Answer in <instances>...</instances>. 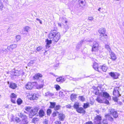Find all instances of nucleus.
I'll return each instance as SVG.
<instances>
[{"label":"nucleus","instance_id":"f257e3e1","mask_svg":"<svg viewBox=\"0 0 124 124\" xmlns=\"http://www.w3.org/2000/svg\"><path fill=\"white\" fill-rule=\"evenodd\" d=\"M38 111V108H35L30 111L29 115V117L30 118H32V116L36 115Z\"/></svg>","mask_w":124,"mask_h":124},{"label":"nucleus","instance_id":"f03ea898","mask_svg":"<svg viewBox=\"0 0 124 124\" xmlns=\"http://www.w3.org/2000/svg\"><path fill=\"white\" fill-rule=\"evenodd\" d=\"M36 83V82H29L26 85L25 88L27 89H32Z\"/></svg>","mask_w":124,"mask_h":124},{"label":"nucleus","instance_id":"7ed1b4c3","mask_svg":"<svg viewBox=\"0 0 124 124\" xmlns=\"http://www.w3.org/2000/svg\"><path fill=\"white\" fill-rule=\"evenodd\" d=\"M99 45L98 42L97 41H94L93 44V46L92 48L93 52H96L98 50Z\"/></svg>","mask_w":124,"mask_h":124},{"label":"nucleus","instance_id":"20e7f679","mask_svg":"<svg viewBox=\"0 0 124 124\" xmlns=\"http://www.w3.org/2000/svg\"><path fill=\"white\" fill-rule=\"evenodd\" d=\"M109 75L114 79L118 78V77L120 75L118 73L113 72H111L109 73Z\"/></svg>","mask_w":124,"mask_h":124},{"label":"nucleus","instance_id":"39448f33","mask_svg":"<svg viewBox=\"0 0 124 124\" xmlns=\"http://www.w3.org/2000/svg\"><path fill=\"white\" fill-rule=\"evenodd\" d=\"M119 88L116 87L115 88L113 92V94L115 95L116 97H118L120 95L119 92L118 91Z\"/></svg>","mask_w":124,"mask_h":124},{"label":"nucleus","instance_id":"423d86ee","mask_svg":"<svg viewBox=\"0 0 124 124\" xmlns=\"http://www.w3.org/2000/svg\"><path fill=\"white\" fill-rule=\"evenodd\" d=\"M110 114L112 115L115 118H116L118 116V114L117 112L113 109H109Z\"/></svg>","mask_w":124,"mask_h":124},{"label":"nucleus","instance_id":"0eeeda50","mask_svg":"<svg viewBox=\"0 0 124 124\" xmlns=\"http://www.w3.org/2000/svg\"><path fill=\"white\" fill-rule=\"evenodd\" d=\"M104 31L102 32H99L101 33L100 36L101 38L100 39L102 41H105L107 40L106 38L105 37L107 36V35L104 33Z\"/></svg>","mask_w":124,"mask_h":124},{"label":"nucleus","instance_id":"6e6552de","mask_svg":"<svg viewBox=\"0 0 124 124\" xmlns=\"http://www.w3.org/2000/svg\"><path fill=\"white\" fill-rule=\"evenodd\" d=\"M60 33L58 32L55 33L54 37L53 39V41L57 42L60 39Z\"/></svg>","mask_w":124,"mask_h":124},{"label":"nucleus","instance_id":"1a4fd4ad","mask_svg":"<svg viewBox=\"0 0 124 124\" xmlns=\"http://www.w3.org/2000/svg\"><path fill=\"white\" fill-rule=\"evenodd\" d=\"M109 54L111 59L113 61H115L116 59V56L115 54L112 51H110Z\"/></svg>","mask_w":124,"mask_h":124},{"label":"nucleus","instance_id":"9d476101","mask_svg":"<svg viewBox=\"0 0 124 124\" xmlns=\"http://www.w3.org/2000/svg\"><path fill=\"white\" fill-rule=\"evenodd\" d=\"M17 87L16 84L14 83H10L9 87L13 89H16Z\"/></svg>","mask_w":124,"mask_h":124},{"label":"nucleus","instance_id":"9b49d317","mask_svg":"<svg viewBox=\"0 0 124 124\" xmlns=\"http://www.w3.org/2000/svg\"><path fill=\"white\" fill-rule=\"evenodd\" d=\"M101 96L102 97H104L106 98H108L109 95V94L106 92L101 93Z\"/></svg>","mask_w":124,"mask_h":124},{"label":"nucleus","instance_id":"f8f14e48","mask_svg":"<svg viewBox=\"0 0 124 124\" xmlns=\"http://www.w3.org/2000/svg\"><path fill=\"white\" fill-rule=\"evenodd\" d=\"M101 117L99 115H97L95 117L94 119L95 122H101Z\"/></svg>","mask_w":124,"mask_h":124},{"label":"nucleus","instance_id":"ddd939ff","mask_svg":"<svg viewBox=\"0 0 124 124\" xmlns=\"http://www.w3.org/2000/svg\"><path fill=\"white\" fill-rule=\"evenodd\" d=\"M22 119L23 124H27L28 123V120L27 116H26L25 117Z\"/></svg>","mask_w":124,"mask_h":124},{"label":"nucleus","instance_id":"4468645a","mask_svg":"<svg viewBox=\"0 0 124 124\" xmlns=\"http://www.w3.org/2000/svg\"><path fill=\"white\" fill-rule=\"evenodd\" d=\"M65 80V78H63L62 77H60L56 79V81L59 82H63Z\"/></svg>","mask_w":124,"mask_h":124},{"label":"nucleus","instance_id":"2eb2a0df","mask_svg":"<svg viewBox=\"0 0 124 124\" xmlns=\"http://www.w3.org/2000/svg\"><path fill=\"white\" fill-rule=\"evenodd\" d=\"M64 115L62 113L59 114L58 117L60 120L62 121H63L64 118Z\"/></svg>","mask_w":124,"mask_h":124},{"label":"nucleus","instance_id":"dca6fc26","mask_svg":"<svg viewBox=\"0 0 124 124\" xmlns=\"http://www.w3.org/2000/svg\"><path fill=\"white\" fill-rule=\"evenodd\" d=\"M77 111L79 113H84L85 112V111L82 108H77Z\"/></svg>","mask_w":124,"mask_h":124},{"label":"nucleus","instance_id":"f3484780","mask_svg":"<svg viewBox=\"0 0 124 124\" xmlns=\"http://www.w3.org/2000/svg\"><path fill=\"white\" fill-rule=\"evenodd\" d=\"M56 33L54 32L53 31H51L48 35V37L49 38H53L54 37Z\"/></svg>","mask_w":124,"mask_h":124},{"label":"nucleus","instance_id":"a211bd4d","mask_svg":"<svg viewBox=\"0 0 124 124\" xmlns=\"http://www.w3.org/2000/svg\"><path fill=\"white\" fill-rule=\"evenodd\" d=\"M42 77V74L38 73L34 76L33 78L34 79H37L39 78V77Z\"/></svg>","mask_w":124,"mask_h":124},{"label":"nucleus","instance_id":"6ab92c4d","mask_svg":"<svg viewBox=\"0 0 124 124\" xmlns=\"http://www.w3.org/2000/svg\"><path fill=\"white\" fill-rule=\"evenodd\" d=\"M105 117L108 119L109 121L112 122L113 121V118L109 114H107L105 115Z\"/></svg>","mask_w":124,"mask_h":124},{"label":"nucleus","instance_id":"aec40b11","mask_svg":"<svg viewBox=\"0 0 124 124\" xmlns=\"http://www.w3.org/2000/svg\"><path fill=\"white\" fill-rule=\"evenodd\" d=\"M46 48H49V45L50 44L52 43V40H49L48 39H47L46 40Z\"/></svg>","mask_w":124,"mask_h":124},{"label":"nucleus","instance_id":"412c9836","mask_svg":"<svg viewBox=\"0 0 124 124\" xmlns=\"http://www.w3.org/2000/svg\"><path fill=\"white\" fill-rule=\"evenodd\" d=\"M93 67L94 69L96 70L99 71L98 70V64L97 63H93Z\"/></svg>","mask_w":124,"mask_h":124},{"label":"nucleus","instance_id":"4be33fe9","mask_svg":"<svg viewBox=\"0 0 124 124\" xmlns=\"http://www.w3.org/2000/svg\"><path fill=\"white\" fill-rule=\"evenodd\" d=\"M45 114V113L44 111L42 109L40 110L39 112V114L40 117H42L44 116Z\"/></svg>","mask_w":124,"mask_h":124},{"label":"nucleus","instance_id":"5701e85b","mask_svg":"<svg viewBox=\"0 0 124 124\" xmlns=\"http://www.w3.org/2000/svg\"><path fill=\"white\" fill-rule=\"evenodd\" d=\"M12 73L13 74L12 75L16 76H18L19 75V73L17 70H16L15 71H13Z\"/></svg>","mask_w":124,"mask_h":124},{"label":"nucleus","instance_id":"b1692460","mask_svg":"<svg viewBox=\"0 0 124 124\" xmlns=\"http://www.w3.org/2000/svg\"><path fill=\"white\" fill-rule=\"evenodd\" d=\"M100 68L103 71L105 72L106 71L107 69V67L106 66L103 65L102 66H101Z\"/></svg>","mask_w":124,"mask_h":124},{"label":"nucleus","instance_id":"393cba45","mask_svg":"<svg viewBox=\"0 0 124 124\" xmlns=\"http://www.w3.org/2000/svg\"><path fill=\"white\" fill-rule=\"evenodd\" d=\"M36 95V94H34L33 95H32L31 97L30 98V99L31 100L36 99V98H37Z\"/></svg>","mask_w":124,"mask_h":124},{"label":"nucleus","instance_id":"a878e982","mask_svg":"<svg viewBox=\"0 0 124 124\" xmlns=\"http://www.w3.org/2000/svg\"><path fill=\"white\" fill-rule=\"evenodd\" d=\"M78 99L81 101H84L85 100V98L83 96H80L78 97Z\"/></svg>","mask_w":124,"mask_h":124},{"label":"nucleus","instance_id":"bb28decb","mask_svg":"<svg viewBox=\"0 0 124 124\" xmlns=\"http://www.w3.org/2000/svg\"><path fill=\"white\" fill-rule=\"evenodd\" d=\"M50 106L49 108H53L55 106L56 103L55 102H50Z\"/></svg>","mask_w":124,"mask_h":124},{"label":"nucleus","instance_id":"cd10ccee","mask_svg":"<svg viewBox=\"0 0 124 124\" xmlns=\"http://www.w3.org/2000/svg\"><path fill=\"white\" fill-rule=\"evenodd\" d=\"M76 98V95L72 94L71 95V96L70 97V98L71 99V100L73 101Z\"/></svg>","mask_w":124,"mask_h":124},{"label":"nucleus","instance_id":"c85d7f7f","mask_svg":"<svg viewBox=\"0 0 124 124\" xmlns=\"http://www.w3.org/2000/svg\"><path fill=\"white\" fill-rule=\"evenodd\" d=\"M54 95L53 93H50L49 92H47L45 93V95L46 96H52Z\"/></svg>","mask_w":124,"mask_h":124},{"label":"nucleus","instance_id":"c756f323","mask_svg":"<svg viewBox=\"0 0 124 124\" xmlns=\"http://www.w3.org/2000/svg\"><path fill=\"white\" fill-rule=\"evenodd\" d=\"M96 100L99 103H102L103 102V100L101 99L99 97H97L96 99Z\"/></svg>","mask_w":124,"mask_h":124},{"label":"nucleus","instance_id":"7c9ffc66","mask_svg":"<svg viewBox=\"0 0 124 124\" xmlns=\"http://www.w3.org/2000/svg\"><path fill=\"white\" fill-rule=\"evenodd\" d=\"M18 115L22 119L25 116H26L25 115L21 113H20L18 114Z\"/></svg>","mask_w":124,"mask_h":124},{"label":"nucleus","instance_id":"2f4dec72","mask_svg":"<svg viewBox=\"0 0 124 124\" xmlns=\"http://www.w3.org/2000/svg\"><path fill=\"white\" fill-rule=\"evenodd\" d=\"M17 102L18 104L20 105L22 103V100L20 98H19L17 99Z\"/></svg>","mask_w":124,"mask_h":124},{"label":"nucleus","instance_id":"473e14b6","mask_svg":"<svg viewBox=\"0 0 124 124\" xmlns=\"http://www.w3.org/2000/svg\"><path fill=\"white\" fill-rule=\"evenodd\" d=\"M79 103H76L74 105V108L76 109V110L77 108H79Z\"/></svg>","mask_w":124,"mask_h":124},{"label":"nucleus","instance_id":"72a5a7b5","mask_svg":"<svg viewBox=\"0 0 124 124\" xmlns=\"http://www.w3.org/2000/svg\"><path fill=\"white\" fill-rule=\"evenodd\" d=\"M16 44H14L12 45H11L10 46V47L9 49V50H11V49H13V48H16Z\"/></svg>","mask_w":124,"mask_h":124},{"label":"nucleus","instance_id":"f704fd0d","mask_svg":"<svg viewBox=\"0 0 124 124\" xmlns=\"http://www.w3.org/2000/svg\"><path fill=\"white\" fill-rule=\"evenodd\" d=\"M105 48L106 49L108 50L109 52H110V51H111L109 46L108 45H105Z\"/></svg>","mask_w":124,"mask_h":124},{"label":"nucleus","instance_id":"c9c22d12","mask_svg":"<svg viewBox=\"0 0 124 124\" xmlns=\"http://www.w3.org/2000/svg\"><path fill=\"white\" fill-rule=\"evenodd\" d=\"M39 119L37 117H34L33 118L32 122L33 123H35L37 121H38Z\"/></svg>","mask_w":124,"mask_h":124},{"label":"nucleus","instance_id":"e433bc0d","mask_svg":"<svg viewBox=\"0 0 124 124\" xmlns=\"http://www.w3.org/2000/svg\"><path fill=\"white\" fill-rule=\"evenodd\" d=\"M54 87L57 91L59 90L61 88L60 86L58 85H55Z\"/></svg>","mask_w":124,"mask_h":124},{"label":"nucleus","instance_id":"4c0bfd02","mask_svg":"<svg viewBox=\"0 0 124 124\" xmlns=\"http://www.w3.org/2000/svg\"><path fill=\"white\" fill-rule=\"evenodd\" d=\"M30 27L26 26L24 28V31H28V30L30 31Z\"/></svg>","mask_w":124,"mask_h":124},{"label":"nucleus","instance_id":"58836bf2","mask_svg":"<svg viewBox=\"0 0 124 124\" xmlns=\"http://www.w3.org/2000/svg\"><path fill=\"white\" fill-rule=\"evenodd\" d=\"M96 95H99V96H101V93H99V91L98 90L96 89V92L95 93Z\"/></svg>","mask_w":124,"mask_h":124},{"label":"nucleus","instance_id":"ea45409f","mask_svg":"<svg viewBox=\"0 0 124 124\" xmlns=\"http://www.w3.org/2000/svg\"><path fill=\"white\" fill-rule=\"evenodd\" d=\"M61 108V106L60 105H56L55 107L54 108V109L55 110H58Z\"/></svg>","mask_w":124,"mask_h":124},{"label":"nucleus","instance_id":"a19ab883","mask_svg":"<svg viewBox=\"0 0 124 124\" xmlns=\"http://www.w3.org/2000/svg\"><path fill=\"white\" fill-rule=\"evenodd\" d=\"M89 103H84L83 107L84 108H86L89 106Z\"/></svg>","mask_w":124,"mask_h":124},{"label":"nucleus","instance_id":"79ce46f5","mask_svg":"<svg viewBox=\"0 0 124 124\" xmlns=\"http://www.w3.org/2000/svg\"><path fill=\"white\" fill-rule=\"evenodd\" d=\"M34 63L33 61H31L28 64V65L29 66H32Z\"/></svg>","mask_w":124,"mask_h":124},{"label":"nucleus","instance_id":"37998d69","mask_svg":"<svg viewBox=\"0 0 124 124\" xmlns=\"http://www.w3.org/2000/svg\"><path fill=\"white\" fill-rule=\"evenodd\" d=\"M16 40L17 41H19L21 39V37L19 35H17L16 37Z\"/></svg>","mask_w":124,"mask_h":124},{"label":"nucleus","instance_id":"c03bdc74","mask_svg":"<svg viewBox=\"0 0 124 124\" xmlns=\"http://www.w3.org/2000/svg\"><path fill=\"white\" fill-rule=\"evenodd\" d=\"M11 98H16V95L14 93H12L10 95Z\"/></svg>","mask_w":124,"mask_h":124},{"label":"nucleus","instance_id":"a18cd8bd","mask_svg":"<svg viewBox=\"0 0 124 124\" xmlns=\"http://www.w3.org/2000/svg\"><path fill=\"white\" fill-rule=\"evenodd\" d=\"M43 85L42 84H40L38 85L37 86V88L38 89H40L42 88Z\"/></svg>","mask_w":124,"mask_h":124},{"label":"nucleus","instance_id":"49530a36","mask_svg":"<svg viewBox=\"0 0 124 124\" xmlns=\"http://www.w3.org/2000/svg\"><path fill=\"white\" fill-rule=\"evenodd\" d=\"M51 110L50 109H48L47 111V115H49L51 113Z\"/></svg>","mask_w":124,"mask_h":124},{"label":"nucleus","instance_id":"de8ad7c7","mask_svg":"<svg viewBox=\"0 0 124 124\" xmlns=\"http://www.w3.org/2000/svg\"><path fill=\"white\" fill-rule=\"evenodd\" d=\"M16 98H11V101L13 103H16Z\"/></svg>","mask_w":124,"mask_h":124},{"label":"nucleus","instance_id":"09e8293b","mask_svg":"<svg viewBox=\"0 0 124 124\" xmlns=\"http://www.w3.org/2000/svg\"><path fill=\"white\" fill-rule=\"evenodd\" d=\"M63 19L62 20V22H65V23L66 24L67 22V21L66 20V19L65 18H62Z\"/></svg>","mask_w":124,"mask_h":124},{"label":"nucleus","instance_id":"8fccbe9b","mask_svg":"<svg viewBox=\"0 0 124 124\" xmlns=\"http://www.w3.org/2000/svg\"><path fill=\"white\" fill-rule=\"evenodd\" d=\"M30 109L31 108L30 107H27L25 108V110L27 111H30Z\"/></svg>","mask_w":124,"mask_h":124},{"label":"nucleus","instance_id":"3c124183","mask_svg":"<svg viewBox=\"0 0 124 124\" xmlns=\"http://www.w3.org/2000/svg\"><path fill=\"white\" fill-rule=\"evenodd\" d=\"M105 29L104 28H100L98 30V31H105Z\"/></svg>","mask_w":124,"mask_h":124},{"label":"nucleus","instance_id":"603ef678","mask_svg":"<svg viewBox=\"0 0 124 124\" xmlns=\"http://www.w3.org/2000/svg\"><path fill=\"white\" fill-rule=\"evenodd\" d=\"M42 47L41 46H39L37 47V50L38 51H39L41 50L42 49Z\"/></svg>","mask_w":124,"mask_h":124},{"label":"nucleus","instance_id":"864d4df0","mask_svg":"<svg viewBox=\"0 0 124 124\" xmlns=\"http://www.w3.org/2000/svg\"><path fill=\"white\" fill-rule=\"evenodd\" d=\"M81 45L78 44L76 46V48L78 49H79L80 47H81Z\"/></svg>","mask_w":124,"mask_h":124},{"label":"nucleus","instance_id":"5fc2aeb1","mask_svg":"<svg viewBox=\"0 0 124 124\" xmlns=\"http://www.w3.org/2000/svg\"><path fill=\"white\" fill-rule=\"evenodd\" d=\"M94 18L92 17H89L88 18V19L90 21L93 20Z\"/></svg>","mask_w":124,"mask_h":124},{"label":"nucleus","instance_id":"6e6d98bb","mask_svg":"<svg viewBox=\"0 0 124 124\" xmlns=\"http://www.w3.org/2000/svg\"><path fill=\"white\" fill-rule=\"evenodd\" d=\"M36 20L39 21V22L41 24H42V21L39 18H37L36 19Z\"/></svg>","mask_w":124,"mask_h":124},{"label":"nucleus","instance_id":"4d7b16f0","mask_svg":"<svg viewBox=\"0 0 124 124\" xmlns=\"http://www.w3.org/2000/svg\"><path fill=\"white\" fill-rule=\"evenodd\" d=\"M16 120L17 122H19L20 121V120L19 118L17 117L16 118Z\"/></svg>","mask_w":124,"mask_h":124},{"label":"nucleus","instance_id":"13d9d810","mask_svg":"<svg viewBox=\"0 0 124 124\" xmlns=\"http://www.w3.org/2000/svg\"><path fill=\"white\" fill-rule=\"evenodd\" d=\"M56 124H61V122L59 121H56L55 122Z\"/></svg>","mask_w":124,"mask_h":124},{"label":"nucleus","instance_id":"bf43d9fd","mask_svg":"<svg viewBox=\"0 0 124 124\" xmlns=\"http://www.w3.org/2000/svg\"><path fill=\"white\" fill-rule=\"evenodd\" d=\"M43 124H48V121L47 120H46L45 121H44L43 122Z\"/></svg>","mask_w":124,"mask_h":124},{"label":"nucleus","instance_id":"052dcab7","mask_svg":"<svg viewBox=\"0 0 124 124\" xmlns=\"http://www.w3.org/2000/svg\"><path fill=\"white\" fill-rule=\"evenodd\" d=\"M103 124H108V123L106 121H103Z\"/></svg>","mask_w":124,"mask_h":124},{"label":"nucleus","instance_id":"680f3d73","mask_svg":"<svg viewBox=\"0 0 124 124\" xmlns=\"http://www.w3.org/2000/svg\"><path fill=\"white\" fill-rule=\"evenodd\" d=\"M56 116V113L55 112H54L52 114V116L53 117H55Z\"/></svg>","mask_w":124,"mask_h":124},{"label":"nucleus","instance_id":"e2e57ef3","mask_svg":"<svg viewBox=\"0 0 124 124\" xmlns=\"http://www.w3.org/2000/svg\"><path fill=\"white\" fill-rule=\"evenodd\" d=\"M71 107V106L70 104L66 106V107L67 108H70Z\"/></svg>","mask_w":124,"mask_h":124},{"label":"nucleus","instance_id":"0e129e2a","mask_svg":"<svg viewBox=\"0 0 124 124\" xmlns=\"http://www.w3.org/2000/svg\"><path fill=\"white\" fill-rule=\"evenodd\" d=\"M86 124H93V123L91 122L90 121L86 122Z\"/></svg>","mask_w":124,"mask_h":124},{"label":"nucleus","instance_id":"69168bd1","mask_svg":"<svg viewBox=\"0 0 124 124\" xmlns=\"http://www.w3.org/2000/svg\"><path fill=\"white\" fill-rule=\"evenodd\" d=\"M105 102V103L107 104H108L109 103V102L108 101L106 100Z\"/></svg>","mask_w":124,"mask_h":124},{"label":"nucleus","instance_id":"338daca9","mask_svg":"<svg viewBox=\"0 0 124 124\" xmlns=\"http://www.w3.org/2000/svg\"><path fill=\"white\" fill-rule=\"evenodd\" d=\"M111 63V62L109 60L108 61V64H110Z\"/></svg>","mask_w":124,"mask_h":124},{"label":"nucleus","instance_id":"774afa93","mask_svg":"<svg viewBox=\"0 0 124 124\" xmlns=\"http://www.w3.org/2000/svg\"><path fill=\"white\" fill-rule=\"evenodd\" d=\"M83 40H81L80 42H79V43H80L79 44L81 45V43H83Z\"/></svg>","mask_w":124,"mask_h":124}]
</instances>
